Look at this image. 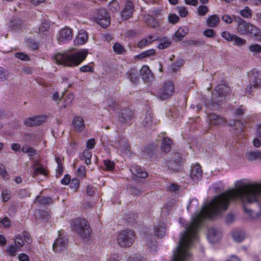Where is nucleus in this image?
<instances>
[{"label": "nucleus", "instance_id": "53", "mask_svg": "<svg viewBox=\"0 0 261 261\" xmlns=\"http://www.w3.org/2000/svg\"><path fill=\"white\" fill-rule=\"evenodd\" d=\"M24 245V241L22 237L18 235L16 237L15 240V246L18 249H20Z\"/></svg>", "mask_w": 261, "mask_h": 261}, {"label": "nucleus", "instance_id": "30", "mask_svg": "<svg viewBox=\"0 0 261 261\" xmlns=\"http://www.w3.org/2000/svg\"><path fill=\"white\" fill-rule=\"evenodd\" d=\"M185 45L186 46H199L204 45L205 44V41L203 39H197V40H189L184 42Z\"/></svg>", "mask_w": 261, "mask_h": 261}, {"label": "nucleus", "instance_id": "35", "mask_svg": "<svg viewBox=\"0 0 261 261\" xmlns=\"http://www.w3.org/2000/svg\"><path fill=\"white\" fill-rule=\"evenodd\" d=\"M21 150L23 153H27L30 158H32L36 153V150L28 145L23 146Z\"/></svg>", "mask_w": 261, "mask_h": 261}, {"label": "nucleus", "instance_id": "15", "mask_svg": "<svg viewBox=\"0 0 261 261\" xmlns=\"http://www.w3.org/2000/svg\"><path fill=\"white\" fill-rule=\"evenodd\" d=\"M172 145L173 141L170 138H164L160 147L161 152L164 155L167 154L171 151Z\"/></svg>", "mask_w": 261, "mask_h": 261}, {"label": "nucleus", "instance_id": "59", "mask_svg": "<svg viewBox=\"0 0 261 261\" xmlns=\"http://www.w3.org/2000/svg\"><path fill=\"white\" fill-rule=\"evenodd\" d=\"M208 11V8L206 6L200 5L198 8V12L199 15H204Z\"/></svg>", "mask_w": 261, "mask_h": 261}, {"label": "nucleus", "instance_id": "60", "mask_svg": "<svg viewBox=\"0 0 261 261\" xmlns=\"http://www.w3.org/2000/svg\"><path fill=\"white\" fill-rule=\"evenodd\" d=\"M180 189V186L175 183H172L170 186L167 187V190L172 192H174L178 191Z\"/></svg>", "mask_w": 261, "mask_h": 261}, {"label": "nucleus", "instance_id": "23", "mask_svg": "<svg viewBox=\"0 0 261 261\" xmlns=\"http://www.w3.org/2000/svg\"><path fill=\"white\" fill-rule=\"evenodd\" d=\"M130 170L133 174L140 178H146L147 172L144 171L142 169L138 166H132Z\"/></svg>", "mask_w": 261, "mask_h": 261}, {"label": "nucleus", "instance_id": "49", "mask_svg": "<svg viewBox=\"0 0 261 261\" xmlns=\"http://www.w3.org/2000/svg\"><path fill=\"white\" fill-rule=\"evenodd\" d=\"M105 169L107 170L112 171L114 169V163L111 160H106L103 161Z\"/></svg>", "mask_w": 261, "mask_h": 261}, {"label": "nucleus", "instance_id": "18", "mask_svg": "<svg viewBox=\"0 0 261 261\" xmlns=\"http://www.w3.org/2000/svg\"><path fill=\"white\" fill-rule=\"evenodd\" d=\"M88 39L87 32L84 30H81L74 40V44L75 45H82L87 42Z\"/></svg>", "mask_w": 261, "mask_h": 261}, {"label": "nucleus", "instance_id": "11", "mask_svg": "<svg viewBox=\"0 0 261 261\" xmlns=\"http://www.w3.org/2000/svg\"><path fill=\"white\" fill-rule=\"evenodd\" d=\"M236 21L238 23V31L242 35L249 34L251 31L250 29H252L251 27L254 26L249 22H247L241 17H238V19H236Z\"/></svg>", "mask_w": 261, "mask_h": 261}, {"label": "nucleus", "instance_id": "45", "mask_svg": "<svg viewBox=\"0 0 261 261\" xmlns=\"http://www.w3.org/2000/svg\"><path fill=\"white\" fill-rule=\"evenodd\" d=\"M30 193L26 189H20L18 192V196L20 199H24L30 197Z\"/></svg>", "mask_w": 261, "mask_h": 261}, {"label": "nucleus", "instance_id": "5", "mask_svg": "<svg viewBox=\"0 0 261 261\" xmlns=\"http://www.w3.org/2000/svg\"><path fill=\"white\" fill-rule=\"evenodd\" d=\"M135 232L130 229H125L119 232L117 237L118 245L122 248L130 247L135 242Z\"/></svg>", "mask_w": 261, "mask_h": 261}, {"label": "nucleus", "instance_id": "9", "mask_svg": "<svg viewBox=\"0 0 261 261\" xmlns=\"http://www.w3.org/2000/svg\"><path fill=\"white\" fill-rule=\"evenodd\" d=\"M165 165L172 172H180L181 169L182 159L178 152H174L170 160L166 161Z\"/></svg>", "mask_w": 261, "mask_h": 261}, {"label": "nucleus", "instance_id": "38", "mask_svg": "<svg viewBox=\"0 0 261 261\" xmlns=\"http://www.w3.org/2000/svg\"><path fill=\"white\" fill-rule=\"evenodd\" d=\"M1 197L4 202H7L11 197V191L8 189L3 190Z\"/></svg>", "mask_w": 261, "mask_h": 261}, {"label": "nucleus", "instance_id": "54", "mask_svg": "<svg viewBox=\"0 0 261 261\" xmlns=\"http://www.w3.org/2000/svg\"><path fill=\"white\" fill-rule=\"evenodd\" d=\"M203 35L208 38H213L216 35V32L212 29H207L203 32Z\"/></svg>", "mask_w": 261, "mask_h": 261}, {"label": "nucleus", "instance_id": "32", "mask_svg": "<svg viewBox=\"0 0 261 261\" xmlns=\"http://www.w3.org/2000/svg\"><path fill=\"white\" fill-rule=\"evenodd\" d=\"M232 237L235 241L241 242L245 239V235L243 231H236L232 233Z\"/></svg>", "mask_w": 261, "mask_h": 261}, {"label": "nucleus", "instance_id": "61", "mask_svg": "<svg viewBox=\"0 0 261 261\" xmlns=\"http://www.w3.org/2000/svg\"><path fill=\"white\" fill-rule=\"evenodd\" d=\"M244 210L251 219H254L259 217V214L258 213H256L253 215L252 211L251 210L247 209L245 206H244Z\"/></svg>", "mask_w": 261, "mask_h": 261}, {"label": "nucleus", "instance_id": "7", "mask_svg": "<svg viewBox=\"0 0 261 261\" xmlns=\"http://www.w3.org/2000/svg\"><path fill=\"white\" fill-rule=\"evenodd\" d=\"M252 76L250 78V84L245 88V92L251 95L253 89H258L261 88V72L259 70L254 68L251 71Z\"/></svg>", "mask_w": 261, "mask_h": 261}, {"label": "nucleus", "instance_id": "12", "mask_svg": "<svg viewBox=\"0 0 261 261\" xmlns=\"http://www.w3.org/2000/svg\"><path fill=\"white\" fill-rule=\"evenodd\" d=\"M72 37V30L69 28L65 27L59 31L57 38L59 42L66 43L71 40Z\"/></svg>", "mask_w": 261, "mask_h": 261}, {"label": "nucleus", "instance_id": "37", "mask_svg": "<svg viewBox=\"0 0 261 261\" xmlns=\"http://www.w3.org/2000/svg\"><path fill=\"white\" fill-rule=\"evenodd\" d=\"M158 150V146L154 143H150L148 146V158L155 155Z\"/></svg>", "mask_w": 261, "mask_h": 261}, {"label": "nucleus", "instance_id": "16", "mask_svg": "<svg viewBox=\"0 0 261 261\" xmlns=\"http://www.w3.org/2000/svg\"><path fill=\"white\" fill-rule=\"evenodd\" d=\"M208 119L210 121V124L213 125H223L227 121L225 118L215 113L210 114Z\"/></svg>", "mask_w": 261, "mask_h": 261}, {"label": "nucleus", "instance_id": "22", "mask_svg": "<svg viewBox=\"0 0 261 261\" xmlns=\"http://www.w3.org/2000/svg\"><path fill=\"white\" fill-rule=\"evenodd\" d=\"M156 84V81L154 78V73L151 71L148 66V87H150V91L151 94H154L155 92V87Z\"/></svg>", "mask_w": 261, "mask_h": 261}, {"label": "nucleus", "instance_id": "33", "mask_svg": "<svg viewBox=\"0 0 261 261\" xmlns=\"http://www.w3.org/2000/svg\"><path fill=\"white\" fill-rule=\"evenodd\" d=\"M92 157V153L91 151L89 149H86L82 155V156L80 157L81 160H85V163L87 165H89L91 164V158Z\"/></svg>", "mask_w": 261, "mask_h": 261}, {"label": "nucleus", "instance_id": "8", "mask_svg": "<svg viewBox=\"0 0 261 261\" xmlns=\"http://www.w3.org/2000/svg\"><path fill=\"white\" fill-rule=\"evenodd\" d=\"M174 90L173 83L170 81H167L163 83L162 87L155 95L161 100H165L173 95Z\"/></svg>", "mask_w": 261, "mask_h": 261}, {"label": "nucleus", "instance_id": "14", "mask_svg": "<svg viewBox=\"0 0 261 261\" xmlns=\"http://www.w3.org/2000/svg\"><path fill=\"white\" fill-rule=\"evenodd\" d=\"M154 231L155 236L162 238L166 234V226L164 221L159 220L154 225Z\"/></svg>", "mask_w": 261, "mask_h": 261}, {"label": "nucleus", "instance_id": "10", "mask_svg": "<svg viewBox=\"0 0 261 261\" xmlns=\"http://www.w3.org/2000/svg\"><path fill=\"white\" fill-rule=\"evenodd\" d=\"M59 237L55 240L53 244V250L57 252H61L66 249L68 245V240L64 236H62L61 231H59Z\"/></svg>", "mask_w": 261, "mask_h": 261}, {"label": "nucleus", "instance_id": "34", "mask_svg": "<svg viewBox=\"0 0 261 261\" xmlns=\"http://www.w3.org/2000/svg\"><path fill=\"white\" fill-rule=\"evenodd\" d=\"M219 21V17H208L206 19V24L208 27L215 28L217 26Z\"/></svg>", "mask_w": 261, "mask_h": 261}, {"label": "nucleus", "instance_id": "41", "mask_svg": "<svg viewBox=\"0 0 261 261\" xmlns=\"http://www.w3.org/2000/svg\"><path fill=\"white\" fill-rule=\"evenodd\" d=\"M233 41V44L237 46H241L244 45L246 43V41L242 39L236 35H234L232 39Z\"/></svg>", "mask_w": 261, "mask_h": 261}, {"label": "nucleus", "instance_id": "13", "mask_svg": "<svg viewBox=\"0 0 261 261\" xmlns=\"http://www.w3.org/2000/svg\"><path fill=\"white\" fill-rule=\"evenodd\" d=\"M134 113L133 111L128 108L121 110L119 114V120L120 122L125 123L129 122L134 117Z\"/></svg>", "mask_w": 261, "mask_h": 261}, {"label": "nucleus", "instance_id": "62", "mask_svg": "<svg viewBox=\"0 0 261 261\" xmlns=\"http://www.w3.org/2000/svg\"><path fill=\"white\" fill-rule=\"evenodd\" d=\"M18 250L19 249L15 246H11L8 248L7 252L10 255L15 256L16 255V252L18 251Z\"/></svg>", "mask_w": 261, "mask_h": 261}, {"label": "nucleus", "instance_id": "26", "mask_svg": "<svg viewBox=\"0 0 261 261\" xmlns=\"http://www.w3.org/2000/svg\"><path fill=\"white\" fill-rule=\"evenodd\" d=\"M121 151L125 154H128L130 147L128 145L127 141L125 139H121L119 137L118 139V146Z\"/></svg>", "mask_w": 261, "mask_h": 261}, {"label": "nucleus", "instance_id": "27", "mask_svg": "<svg viewBox=\"0 0 261 261\" xmlns=\"http://www.w3.org/2000/svg\"><path fill=\"white\" fill-rule=\"evenodd\" d=\"M94 22L99 24L103 28L108 27L110 24V17H92Z\"/></svg>", "mask_w": 261, "mask_h": 261}, {"label": "nucleus", "instance_id": "6", "mask_svg": "<svg viewBox=\"0 0 261 261\" xmlns=\"http://www.w3.org/2000/svg\"><path fill=\"white\" fill-rule=\"evenodd\" d=\"M230 87L226 84L218 85L212 93V101L218 106L226 95L230 94Z\"/></svg>", "mask_w": 261, "mask_h": 261}, {"label": "nucleus", "instance_id": "31", "mask_svg": "<svg viewBox=\"0 0 261 261\" xmlns=\"http://www.w3.org/2000/svg\"><path fill=\"white\" fill-rule=\"evenodd\" d=\"M251 27L252 29H250L249 35L253 36L256 40L261 41V30L255 26Z\"/></svg>", "mask_w": 261, "mask_h": 261}, {"label": "nucleus", "instance_id": "43", "mask_svg": "<svg viewBox=\"0 0 261 261\" xmlns=\"http://www.w3.org/2000/svg\"><path fill=\"white\" fill-rule=\"evenodd\" d=\"M113 50L117 54H122L125 51L123 46L118 42L115 43L113 45Z\"/></svg>", "mask_w": 261, "mask_h": 261}, {"label": "nucleus", "instance_id": "40", "mask_svg": "<svg viewBox=\"0 0 261 261\" xmlns=\"http://www.w3.org/2000/svg\"><path fill=\"white\" fill-rule=\"evenodd\" d=\"M174 200L173 199L168 201L162 208V213H164V211H165L166 213H168L174 206Z\"/></svg>", "mask_w": 261, "mask_h": 261}, {"label": "nucleus", "instance_id": "4", "mask_svg": "<svg viewBox=\"0 0 261 261\" xmlns=\"http://www.w3.org/2000/svg\"><path fill=\"white\" fill-rule=\"evenodd\" d=\"M71 229L83 239H88L91 234V229L88 221L83 218H77L71 223Z\"/></svg>", "mask_w": 261, "mask_h": 261}, {"label": "nucleus", "instance_id": "48", "mask_svg": "<svg viewBox=\"0 0 261 261\" xmlns=\"http://www.w3.org/2000/svg\"><path fill=\"white\" fill-rule=\"evenodd\" d=\"M36 201L40 204L45 205L49 203L51 199L49 197H37Z\"/></svg>", "mask_w": 261, "mask_h": 261}, {"label": "nucleus", "instance_id": "58", "mask_svg": "<svg viewBox=\"0 0 261 261\" xmlns=\"http://www.w3.org/2000/svg\"><path fill=\"white\" fill-rule=\"evenodd\" d=\"M15 57L23 61H29L30 60L29 56L23 53H16L15 54Z\"/></svg>", "mask_w": 261, "mask_h": 261}, {"label": "nucleus", "instance_id": "19", "mask_svg": "<svg viewBox=\"0 0 261 261\" xmlns=\"http://www.w3.org/2000/svg\"><path fill=\"white\" fill-rule=\"evenodd\" d=\"M45 120L44 116H37L27 119L24 124L28 126H33L40 125Z\"/></svg>", "mask_w": 261, "mask_h": 261}, {"label": "nucleus", "instance_id": "24", "mask_svg": "<svg viewBox=\"0 0 261 261\" xmlns=\"http://www.w3.org/2000/svg\"><path fill=\"white\" fill-rule=\"evenodd\" d=\"M246 158L249 161L261 160V152L259 150L247 152L246 153Z\"/></svg>", "mask_w": 261, "mask_h": 261}, {"label": "nucleus", "instance_id": "44", "mask_svg": "<svg viewBox=\"0 0 261 261\" xmlns=\"http://www.w3.org/2000/svg\"><path fill=\"white\" fill-rule=\"evenodd\" d=\"M250 51L254 54H259L261 53V45L258 44H253L249 47Z\"/></svg>", "mask_w": 261, "mask_h": 261}, {"label": "nucleus", "instance_id": "52", "mask_svg": "<svg viewBox=\"0 0 261 261\" xmlns=\"http://www.w3.org/2000/svg\"><path fill=\"white\" fill-rule=\"evenodd\" d=\"M56 162H57L58 164V167L56 169L57 172L59 173V175H61L63 173V168L62 164V162L60 158L58 156H56Z\"/></svg>", "mask_w": 261, "mask_h": 261}, {"label": "nucleus", "instance_id": "28", "mask_svg": "<svg viewBox=\"0 0 261 261\" xmlns=\"http://www.w3.org/2000/svg\"><path fill=\"white\" fill-rule=\"evenodd\" d=\"M134 11V6L132 2L127 1L125 8L122 12L121 16H131Z\"/></svg>", "mask_w": 261, "mask_h": 261}, {"label": "nucleus", "instance_id": "29", "mask_svg": "<svg viewBox=\"0 0 261 261\" xmlns=\"http://www.w3.org/2000/svg\"><path fill=\"white\" fill-rule=\"evenodd\" d=\"M138 71L135 68H131L127 72V75L130 81L134 83H138L139 77L137 76Z\"/></svg>", "mask_w": 261, "mask_h": 261}, {"label": "nucleus", "instance_id": "3", "mask_svg": "<svg viewBox=\"0 0 261 261\" xmlns=\"http://www.w3.org/2000/svg\"><path fill=\"white\" fill-rule=\"evenodd\" d=\"M88 50L82 49L78 51L70 53H57L54 56L56 63L66 66H76L80 64L86 58Z\"/></svg>", "mask_w": 261, "mask_h": 261}, {"label": "nucleus", "instance_id": "56", "mask_svg": "<svg viewBox=\"0 0 261 261\" xmlns=\"http://www.w3.org/2000/svg\"><path fill=\"white\" fill-rule=\"evenodd\" d=\"M140 75L142 79L146 82L147 79V66L143 65L140 70Z\"/></svg>", "mask_w": 261, "mask_h": 261}, {"label": "nucleus", "instance_id": "36", "mask_svg": "<svg viewBox=\"0 0 261 261\" xmlns=\"http://www.w3.org/2000/svg\"><path fill=\"white\" fill-rule=\"evenodd\" d=\"M26 43L28 46H29L33 50H36L39 49V43L36 41L33 38H28V39L26 41Z\"/></svg>", "mask_w": 261, "mask_h": 261}, {"label": "nucleus", "instance_id": "39", "mask_svg": "<svg viewBox=\"0 0 261 261\" xmlns=\"http://www.w3.org/2000/svg\"><path fill=\"white\" fill-rule=\"evenodd\" d=\"M148 118L149 119L150 122L148 120V127H149L151 129L155 130L158 121L154 120L152 114H148Z\"/></svg>", "mask_w": 261, "mask_h": 261}, {"label": "nucleus", "instance_id": "1", "mask_svg": "<svg viewBox=\"0 0 261 261\" xmlns=\"http://www.w3.org/2000/svg\"><path fill=\"white\" fill-rule=\"evenodd\" d=\"M228 205H204L200 212L192 218L189 225L181 233L178 244L173 251L172 261H188L191 257L188 252L193 241L196 239L198 228L203 220L213 219L221 212L226 211Z\"/></svg>", "mask_w": 261, "mask_h": 261}, {"label": "nucleus", "instance_id": "17", "mask_svg": "<svg viewBox=\"0 0 261 261\" xmlns=\"http://www.w3.org/2000/svg\"><path fill=\"white\" fill-rule=\"evenodd\" d=\"M190 176L192 179L194 181L198 180L201 178L202 171L201 167L199 164H197L192 167Z\"/></svg>", "mask_w": 261, "mask_h": 261}, {"label": "nucleus", "instance_id": "51", "mask_svg": "<svg viewBox=\"0 0 261 261\" xmlns=\"http://www.w3.org/2000/svg\"><path fill=\"white\" fill-rule=\"evenodd\" d=\"M110 10L113 12H116L118 10L119 5L117 0H113L109 3Z\"/></svg>", "mask_w": 261, "mask_h": 261}, {"label": "nucleus", "instance_id": "47", "mask_svg": "<svg viewBox=\"0 0 261 261\" xmlns=\"http://www.w3.org/2000/svg\"><path fill=\"white\" fill-rule=\"evenodd\" d=\"M70 187L71 189H73L74 192L77 190L80 186V181L78 179L74 178L70 182Z\"/></svg>", "mask_w": 261, "mask_h": 261}, {"label": "nucleus", "instance_id": "2", "mask_svg": "<svg viewBox=\"0 0 261 261\" xmlns=\"http://www.w3.org/2000/svg\"><path fill=\"white\" fill-rule=\"evenodd\" d=\"M238 198L243 203H252L257 201V197L261 195V184H246L242 180L236 184Z\"/></svg>", "mask_w": 261, "mask_h": 261}, {"label": "nucleus", "instance_id": "50", "mask_svg": "<svg viewBox=\"0 0 261 261\" xmlns=\"http://www.w3.org/2000/svg\"><path fill=\"white\" fill-rule=\"evenodd\" d=\"M38 174L46 175V171L42 166H40L39 167L36 168L35 169L34 172L33 173V176L35 177L36 175H37Z\"/></svg>", "mask_w": 261, "mask_h": 261}, {"label": "nucleus", "instance_id": "42", "mask_svg": "<svg viewBox=\"0 0 261 261\" xmlns=\"http://www.w3.org/2000/svg\"><path fill=\"white\" fill-rule=\"evenodd\" d=\"M106 102L109 109L114 110L117 107V104L115 100L112 97L106 99Z\"/></svg>", "mask_w": 261, "mask_h": 261}, {"label": "nucleus", "instance_id": "46", "mask_svg": "<svg viewBox=\"0 0 261 261\" xmlns=\"http://www.w3.org/2000/svg\"><path fill=\"white\" fill-rule=\"evenodd\" d=\"M50 26V22L48 21H45L42 22L39 29V33L43 34L45 32L47 31Z\"/></svg>", "mask_w": 261, "mask_h": 261}, {"label": "nucleus", "instance_id": "21", "mask_svg": "<svg viewBox=\"0 0 261 261\" xmlns=\"http://www.w3.org/2000/svg\"><path fill=\"white\" fill-rule=\"evenodd\" d=\"M207 236L209 241L212 243H215L219 241V231L214 228H211L208 229Z\"/></svg>", "mask_w": 261, "mask_h": 261}, {"label": "nucleus", "instance_id": "64", "mask_svg": "<svg viewBox=\"0 0 261 261\" xmlns=\"http://www.w3.org/2000/svg\"><path fill=\"white\" fill-rule=\"evenodd\" d=\"M180 16H186L188 14V11L185 7H178L177 8Z\"/></svg>", "mask_w": 261, "mask_h": 261}, {"label": "nucleus", "instance_id": "20", "mask_svg": "<svg viewBox=\"0 0 261 261\" xmlns=\"http://www.w3.org/2000/svg\"><path fill=\"white\" fill-rule=\"evenodd\" d=\"M72 125L74 129L79 132L83 131L85 128L84 119L81 116H75L74 117Z\"/></svg>", "mask_w": 261, "mask_h": 261}, {"label": "nucleus", "instance_id": "55", "mask_svg": "<svg viewBox=\"0 0 261 261\" xmlns=\"http://www.w3.org/2000/svg\"><path fill=\"white\" fill-rule=\"evenodd\" d=\"M234 34H232L227 31H224L222 33V37L228 41H232Z\"/></svg>", "mask_w": 261, "mask_h": 261}, {"label": "nucleus", "instance_id": "25", "mask_svg": "<svg viewBox=\"0 0 261 261\" xmlns=\"http://www.w3.org/2000/svg\"><path fill=\"white\" fill-rule=\"evenodd\" d=\"M188 32V29L187 27H180L175 32L174 40L175 41H179L182 39Z\"/></svg>", "mask_w": 261, "mask_h": 261}, {"label": "nucleus", "instance_id": "57", "mask_svg": "<svg viewBox=\"0 0 261 261\" xmlns=\"http://www.w3.org/2000/svg\"><path fill=\"white\" fill-rule=\"evenodd\" d=\"M171 44V42L168 40H163L158 45L159 49H165Z\"/></svg>", "mask_w": 261, "mask_h": 261}, {"label": "nucleus", "instance_id": "63", "mask_svg": "<svg viewBox=\"0 0 261 261\" xmlns=\"http://www.w3.org/2000/svg\"><path fill=\"white\" fill-rule=\"evenodd\" d=\"M240 14L242 16H251L252 15L251 10L248 7H245L240 11Z\"/></svg>", "mask_w": 261, "mask_h": 261}]
</instances>
